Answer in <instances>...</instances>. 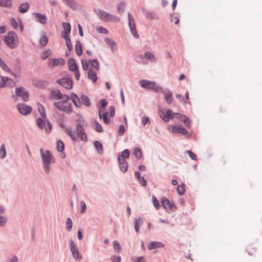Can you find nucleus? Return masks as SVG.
Returning <instances> with one entry per match:
<instances>
[{"instance_id": "f257e3e1", "label": "nucleus", "mask_w": 262, "mask_h": 262, "mask_svg": "<svg viewBox=\"0 0 262 262\" xmlns=\"http://www.w3.org/2000/svg\"><path fill=\"white\" fill-rule=\"evenodd\" d=\"M40 152L43 161V168L46 172L49 173L51 168L50 164L54 162V159L49 150L43 152V149L40 148Z\"/></svg>"}, {"instance_id": "f03ea898", "label": "nucleus", "mask_w": 262, "mask_h": 262, "mask_svg": "<svg viewBox=\"0 0 262 262\" xmlns=\"http://www.w3.org/2000/svg\"><path fill=\"white\" fill-rule=\"evenodd\" d=\"M4 42L8 47L14 49L18 45V39L17 35L13 31H10L5 36Z\"/></svg>"}, {"instance_id": "7ed1b4c3", "label": "nucleus", "mask_w": 262, "mask_h": 262, "mask_svg": "<svg viewBox=\"0 0 262 262\" xmlns=\"http://www.w3.org/2000/svg\"><path fill=\"white\" fill-rule=\"evenodd\" d=\"M69 100L63 99L61 101L55 102L54 105L60 111L71 114L72 112V106L71 103L68 102Z\"/></svg>"}, {"instance_id": "20e7f679", "label": "nucleus", "mask_w": 262, "mask_h": 262, "mask_svg": "<svg viewBox=\"0 0 262 262\" xmlns=\"http://www.w3.org/2000/svg\"><path fill=\"white\" fill-rule=\"evenodd\" d=\"M141 86L144 89L152 90L156 92L164 93L161 87L158 85L155 82L147 80H141L139 81Z\"/></svg>"}, {"instance_id": "39448f33", "label": "nucleus", "mask_w": 262, "mask_h": 262, "mask_svg": "<svg viewBox=\"0 0 262 262\" xmlns=\"http://www.w3.org/2000/svg\"><path fill=\"white\" fill-rule=\"evenodd\" d=\"M128 18L129 27L132 35L136 38H138L139 35L136 30L135 21L133 15L129 13H128Z\"/></svg>"}, {"instance_id": "423d86ee", "label": "nucleus", "mask_w": 262, "mask_h": 262, "mask_svg": "<svg viewBox=\"0 0 262 262\" xmlns=\"http://www.w3.org/2000/svg\"><path fill=\"white\" fill-rule=\"evenodd\" d=\"M70 248L74 258L78 260H81L82 256L80 255L78 249L72 239L70 241Z\"/></svg>"}, {"instance_id": "0eeeda50", "label": "nucleus", "mask_w": 262, "mask_h": 262, "mask_svg": "<svg viewBox=\"0 0 262 262\" xmlns=\"http://www.w3.org/2000/svg\"><path fill=\"white\" fill-rule=\"evenodd\" d=\"M15 93L18 97H21L24 101L29 100V93L25 88L20 86L16 88Z\"/></svg>"}, {"instance_id": "6e6552de", "label": "nucleus", "mask_w": 262, "mask_h": 262, "mask_svg": "<svg viewBox=\"0 0 262 262\" xmlns=\"http://www.w3.org/2000/svg\"><path fill=\"white\" fill-rule=\"evenodd\" d=\"M51 97L54 100H60L63 99H70V97L66 94H62L58 90L52 91L51 92Z\"/></svg>"}, {"instance_id": "1a4fd4ad", "label": "nucleus", "mask_w": 262, "mask_h": 262, "mask_svg": "<svg viewBox=\"0 0 262 262\" xmlns=\"http://www.w3.org/2000/svg\"><path fill=\"white\" fill-rule=\"evenodd\" d=\"M37 123L41 129H45L47 133H49L52 129V125L48 122H46L42 118H38Z\"/></svg>"}, {"instance_id": "9d476101", "label": "nucleus", "mask_w": 262, "mask_h": 262, "mask_svg": "<svg viewBox=\"0 0 262 262\" xmlns=\"http://www.w3.org/2000/svg\"><path fill=\"white\" fill-rule=\"evenodd\" d=\"M169 131L173 133H178L182 135H186L187 134V132L184 126L182 125H170L168 127Z\"/></svg>"}, {"instance_id": "9b49d317", "label": "nucleus", "mask_w": 262, "mask_h": 262, "mask_svg": "<svg viewBox=\"0 0 262 262\" xmlns=\"http://www.w3.org/2000/svg\"><path fill=\"white\" fill-rule=\"evenodd\" d=\"M57 83L66 89L70 90L72 88V80L68 78H63L57 80Z\"/></svg>"}, {"instance_id": "f8f14e48", "label": "nucleus", "mask_w": 262, "mask_h": 262, "mask_svg": "<svg viewBox=\"0 0 262 262\" xmlns=\"http://www.w3.org/2000/svg\"><path fill=\"white\" fill-rule=\"evenodd\" d=\"M19 112L24 115H27L32 112V107L23 103H19L17 106Z\"/></svg>"}, {"instance_id": "ddd939ff", "label": "nucleus", "mask_w": 262, "mask_h": 262, "mask_svg": "<svg viewBox=\"0 0 262 262\" xmlns=\"http://www.w3.org/2000/svg\"><path fill=\"white\" fill-rule=\"evenodd\" d=\"M77 135L80 138L82 141L86 142L88 141L87 136L84 132L83 126L78 124L76 126Z\"/></svg>"}, {"instance_id": "4468645a", "label": "nucleus", "mask_w": 262, "mask_h": 262, "mask_svg": "<svg viewBox=\"0 0 262 262\" xmlns=\"http://www.w3.org/2000/svg\"><path fill=\"white\" fill-rule=\"evenodd\" d=\"M65 63L64 60L62 58H51L48 61V66L51 68L57 66H61Z\"/></svg>"}, {"instance_id": "2eb2a0df", "label": "nucleus", "mask_w": 262, "mask_h": 262, "mask_svg": "<svg viewBox=\"0 0 262 262\" xmlns=\"http://www.w3.org/2000/svg\"><path fill=\"white\" fill-rule=\"evenodd\" d=\"M160 116L164 121L168 122L173 118V113L171 110L168 109L165 112H162Z\"/></svg>"}, {"instance_id": "dca6fc26", "label": "nucleus", "mask_w": 262, "mask_h": 262, "mask_svg": "<svg viewBox=\"0 0 262 262\" xmlns=\"http://www.w3.org/2000/svg\"><path fill=\"white\" fill-rule=\"evenodd\" d=\"M7 82V85H11V84H15V82L12 79H9L6 76L3 77L0 75V88H3L5 87Z\"/></svg>"}, {"instance_id": "f3484780", "label": "nucleus", "mask_w": 262, "mask_h": 262, "mask_svg": "<svg viewBox=\"0 0 262 262\" xmlns=\"http://www.w3.org/2000/svg\"><path fill=\"white\" fill-rule=\"evenodd\" d=\"M32 15L34 18H35L37 21L41 24L45 25L47 22V18L44 14L38 13H33Z\"/></svg>"}, {"instance_id": "a211bd4d", "label": "nucleus", "mask_w": 262, "mask_h": 262, "mask_svg": "<svg viewBox=\"0 0 262 262\" xmlns=\"http://www.w3.org/2000/svg\"><path fill=\"white\" fill-rule=\"evenodd\" d=\"M161 203L163 207L167 210H170L174 207V204L170 203L169 200L165 197L161 199Z\"/></svg>"}, {"instance_id": "6ab92c4d", "label": "nucleus", "mask_w": 262, "mask_h": 262, "mask_svg": "<svg viewBox=\"0 0 262 262\" xmlns=\"http://www.w3.org/2000/svg\"><path fill=\"white\" fill-rule=\"evenodd\" d=\"M118 161L120 164V168L122 171L125 172L127 171L128 164L127 162L122 157H118Z\"/></svg>"}, {"instance_id": "aec40b11", "label": "nucleus", "mask_w": 262, "mask_h": 262, "mask_svg": "<svg viewBox=\"0 0 262 262\" xmlns=\"http://www.w3.org/2000/svg\"><path fill=\"white\" fill-rule=\"evenodd\" d=\"M68 64L71 71L74 72L78 70V67L73 58H69L68 60Z\"/></svg>"}, {"instance_id": "412c9836", "label": "nucleus", "mask_w": 262, "mask_h": 262, "mask_svg": "<svg viewBox=\"0 0 262 262\" xmlns=\"http://www.w3.org/2000/svg\"><path fill=\"white\" fill-rule=\"evenodd\" d=\"M71 98L76 107L78 108L81 107V102H80V98L76 94L72 93L71 95Z\"/></svg>"}, {"instance_id": "4be33fe9", "label": "nucleus", "mask_w": 262, "mask_h": 262, "mask_svg": "<svg viewBox=\"0 0 262 262\" xmlns=\"http://www.w3.org/2000/svg\"><path fill=\"white\" fill-rule=\"evenodd\" d=\"M163 247H164V245L162 243L159 242H150L147 245V248L149 250H152L156 248Z\"/></svg>"}, {"instance_id": "5701e85b", "label": "nucleus", "mask_w": 262, "mask_h": 262, "mask_svg": "<svg viewBox=\"0 0 262 262\" xmlns=\"http://www.w3.org/2000/svg\"><path fill=\"white\" fill-rule=\"evenodd\" d=\"M100 103L101 106L99 108V117L101 119L102 113L104 112V108L106 106L107 102L105 99H103L100 100Z\"/></svg>"}, {"instance_id": "b1692460", "label": "nucleus", "mask_w": 262, "mask_h": 262, "mask_svg": "<svg viewBox=\"0 0 262 262\" xmlns=\"http://www.w3.org/2000/svg\"><path fill=\"white\" fill-rule=\"evenodd\" d=\"M104 40L107 45L110 47L113 52L116 51L117 47L116 42L114 40L109 38H105Z\"/></svg>"}, {"instance_id": "393cba45", "label": "nucleus", "mask_w": 262, "mask_h": 262, "mask_svg": "<svg viewBox=\"0 0 262 262\" xmlns=\"http://www.w3.org/2000/svg\"><path fill=\"white\" fill-rule=\"evenodd\" d=\"M109 13L106 12L103 10H99L98 12V15L100 19L103 20L107 21V19L109 16Z\"/></svg>"}, {"instance_id": "a878e982", "label": "nucleus", "mask_w": 262, "mask_h": 262, "mask_svg": "<svg viewBox=\"0 0 262 262\" xmlns=\"http://www.w3.org/2000/svg\"><path fill=\"white\" fill-rule=\"evenodd\" d=\"M88 77L93 82H95L97 80L96 72L92 69H90L88 72Z\"/></svg>"}, {"instance_id": "bb28decb", "label": "nucleus", "mask_w": 262, "mask_h": 262, "mask_svg": "<svg viewBox=\"0 0 262 262\" xmlns=\"http://www.w3.org/2000/svg\"><path fill=\"white\" fill-rule=\"evenodd\" d=\"M172 94L169 90H167L164 92V98L168 104H171L172 101Z\"/></svg>"}, {"instance_id": "cd10ccee", "label": "nucleus", "mask_w": 262, "mask_h": 262, "mask_svg": "<svg viewBox=\"0 0 262 262\" xmlns=\"http://www.w3.org/2000/svg\"><path fill=\"white\" fill-rule=\"evenodd\" d=\"M37 109L40 114L41 116L42 117L43 119L46 118L47 115L45 112V107L42 105H41L40 103L37 102L36 103Z\"/></svg>"}, {"instance_id": "c85d7f7f", "label": "nucleus", "mask_w": 262, "mask_h": 262, "mask_svg": "<svg viewBox=\"0 0 262 262\" xmlns=\"http://www.w3.org/2000/svg\"><path fill=\"white\" fill-rule=\"evenodd\" d=\"M68 6L74 10L78 8V5L74 0H62Z\"/></svg>"}, {"instance_id": "c756f323", "label": "nucleus", "mask_w": 262, "mask_h": 262, "mask_svg": "<svg viewBox=\"0 0 262 262\" xmlns=\"http://www.w3.org/2000/svg\"><path fill=\"white\" fill-rule=\"evenodd\" d=\"M66 133L67 134V135L70 136L72 140L74 141H77V136L76 134H75L72 130L71 128H67L65 129Z\"/></svg>"}, {"instance_id": "7c9ffc66", "label": "nucleus", "mask_w": 262, "mask_h": 262, "mask_svg": "<svg viewBox=\"0 0 262 262\" xmlns=\"http://www.w3.org/2000/svg\"><path fill=\"white\" fill-rule=\"evenodd\" d=\"M75 50H76V54L78 56H80L82 54V45H81V43L79 40H78L76 42V45L75 46Z\"/></svg>"}, {"instance_id": "2f4dec72", "label": "nucleus", "mask_w": 262, "mask_h": 262, "mask_svg": "<svg viewBox=\"0 0 262 262\" xmlns=\"http://www.w3.org/2000/svg\"><path fill=\"white\" fill-rule=\"evenodd\" d=\"M81 100L82 101V103L85 105L87 106H90L91 105V102L89 97L84 95H82L81 96Z\"/></svg>"}, {"instance_id": "473e14b6", "label": "nucleus", "mask_w": 262, "mask_h": 262, "mask_svg": "<svg viewBox=\"0 0 262 262\" xmlns=\"http://www.w3.org/2000/svg\"><path fill=\"white\" fill-rule=\"evenodd\" d=\"M29 7L28 3L22 4L19 7V11L20 13H25L28 11Z\"/></svg>"}, {"instance_id": "72a5a7b5", "label": "nucleus", "mask_w": 262, "mask_h": 262, "mask_svg": "<svg viewBox=\"0 0 262 262\" xmlns=\"http://www.w3.org/2000/svg\"><path fill=\"white\" fill-rule=\"evenodd\" d=\"M0 66L5 72H11V69L2 59L0 60Z\"/></svg>"}, {"instance_id": "f704fd0d", "label": "nucleus", "mask_w": 262, "mask_h": 262, "mask_svg": "<svg viewBox=\"0 0 262 262\" xmlns=\"http://www.w3.org/2000/svg\"><path fill=\"white\" fill-rule=\"evenodd\" d=\"M145 57L148 60L152 62H156L157 61L156 58L154 55L149 52H146L144 55Z\"/></svg>"}, {"instance_id": "c9c22d12", "label": "nucleus", "mask_w": 262, "mask_h": 262, "mask_svg": "<svg viewBox=\"0 0 262 262\" xmlns=\"http://www.w3.org/2000/svg\"><path fill=\"white\" fill-rule=\"evenodd\" d=\"M51 54V51L50 50L44 51L41 54V58L43 60L48 58Z\"/></svg>"}, {"instance_id": "e433bc0d", "label": "nucleus", "mask_w": 262, "mask_h": 262, "mask_svg": "<svg viewBox=\"0 0 262 262\" xmlns=\"http://www.w3.org/2000/svg\"><path fill=\"white\" fill-rule=\"evenodd\" d=\"M95 147L96 148L97 151L101 154L103 151V147L102 144L99 141H95L94 143Z\"/></svg>"}, {"instance_id": "4c0bfd02", "label": "nucleus", "mask_w": 262, "mask_h": 262, "mask_svg": "<svg viewBox=\"0 0 262 262\" xmlns=\"http://www.w3.org/2000/svg\"><path fill=\"white\" fill-rule=\"evenodd\" d=\"M133 154L138 159H140L142 156L141 150L138 148H136L134 149Z\"/></svg>"}, {"instance_id": "58836bf2", "label": "nucleus", "mask_w": 262, "mask_h": 262, "mask_svg": "<svg viewBox=\"0 0 262 262\" xmlns=\"http://www.w3.org/2000/svg\"><path fill=\"white\" fill-rule=\"evenodd\" d=\"M120 20V19L119 17L110 14H109L107 21L119 22Z\"/></svg>"}, {"instance_id": "ea45409f", "label": "nucleus", "mask_w": 262, "mask_h": 262, "mask_svg": "<svg viewBox=\"0 0 262 262\" xmlns=\"http://www.w3.org/2000/svg\"><path fill=\"white\" fill-rule=\"evenodd\" d=\"M57 150L61 152L64 150V145L62 141L61 140H59L57 142Z\"/></svg>"}, {"instance_id": "a19ab883", "label": "nucleus", "mask_w": 262, "mask_h": 262, "mask_svg": "<svg viewBox=\"0 0 262 262\" xmlns=\"http://www.w3.org/2000/svg\"><path fill=\"white\" fill-rule=\"evenodd\" d=\"M90 62H91L92 66L96 70L98 71L99 70V64L97 60H90Z\"/></svg>"}, {"instance_id": "79ce46f5", "label": "nucleus", "mask_w": 262, "mask_h": 262, "mask_svg": "<svg viewBox=\"0 0 262 262\" xmlns=\"http://www.w3.org/2000/svg\"><path fill=\"white\" fill-rule=\"evenodd\" d=\"M48 42V39L47 36L43 35L41 37L39 40V43L41 46H45Z\"/></svg>"}, {"instance_id": "37998d69", "label": "nucleus", "mask_w": 262, "mask_h": 262, "mask_svg": "<svg viewBox=\"0 0 262 262\" xmlns=\"http://www.w3.org/2000/svg\"><path fill=\"white\" fill-rule=\"evenodd\" d=\"M81 64L82 69L84 71H86L89 67V62L84 59H82L81 60Z\"/></svg>"}, {"instance_id": "c03bdc74", "label": "nucleus", "mask_w": 262, "mask_h": 262, "mask_svg": "<svg viewBox=\"0 0 262 262\" xmlns=\"http://www.w3.org/2000/svg\"><path fill=\"white\" fill-rule=\"evenodd\" d=\"M62 26L63 27L64 31L63 32H67V33H70L71 32V25L68 23H63Z\"/></svg>"}, {"instance_id": "a18cd8bd", "label": "nucleus", "mask_w": 262, "mask_h": 262, "mask_svg": "<svg viewBox=\"0 0 262 262\" xmlns=\"http://www.w3.org/2000/svg\"><path fill=\"white\" fill-rule=\"evenodd\" d=\"M185 184L179 185L177 187V192L180 195H182L185 192Z\"/></svg>"}, {"instance_id": "49530a36", "label": "nucleus", "mask_w": 262, "mask_h": 262, "mask_svg": "<svg viewBox=\"0 0 262 262\" xmlns=\"http://www.w3.org/2000/svg\"><path fill=\"white\" fill-rule=\"evenodd\" d=\"M6 155V151L5 148V145L4 144H2L0 148V158L3 159L5 157Z\"/></svg>"}, {"instance_id": "de8ad7c7", "label": "nucleus", "mask_w": 262, "mask_h": 262, "mask_svg": "<svg viewBox=\"0 0 262 262\" xmlns=\"http://www.w3.org/2000/svg\"><path fill=\"white\" fill-rule=\"evenodd\" d=\"M180 121L184 122V124L186 125V127H190V121H189V118L187 116L184 115V116L182 117V118Z\"/></svg>"}, {"instance_id": "09e8293b", "label": "nucleus", "mask_w": 262, "mask_h": 262, "mask_svg": "<svg viewBox=\"0 0 262 262\" xmlns=\"http://www.w3.org/2000/svg\"><path fill=\"white\" fill-rule=\"evenodd\" d=\"M113 246L114 249L117 251L118 253H119L121 250V247L119 242H117V241H114Z\"/></svg>"}, {"instance_id": "8fccbe9b", "label": "nucleus", "mask_w": 262, "mask_h": 262, "mask_svg": "<svg viewBox=\"0 0 262 262\" xmlns=\"http://www.w3.org/2000/svg\"><path fill=\"white\" fill-rule=\"evenodd\" d=\"M67 229L70 231L73 226V222L70 218H68L67 220Z\"/></svg>"}, {"instance_id": "3c124183", "label": "nucleus", "mask_w": 262, "mask_h": 262, "mask_svg": "<svg viewBox=\"0 0 262 262\" xmlns=\"http://www.w3.org/2000/svg\"><path fill=\"white\" fill-rule=\"evenodd\" d=\"M125 7V4L123 3L119 4L117 6V9L119 12L122 13Z\"/></svg>"}, {"instance_id": "603ef678", "label": "nucleus", "mask_w": 262, "mask_h": 262, "mask_svg": "<svg viewBox=\"0 0 262 262\" xmlns=\"http://www.w3.org/2000/svg\"><path fill=\"white\" fill-rule=\"evenodd\" d=\"M152 203H153L154 206L155 207V208L157 209H158L160 207V205L159 203L158 200L154 195H152Z\"/></svg>"}, {"instance_id": "864d4df0", "label": "nucleus", "mask_w": 262, "mask_h": 262, "mask_svg": "<svg viewBox=\"0 0 262 262\" xmlns=\"http://www.w3.org/2000/svg\"><path fill=\"white\" fill-rule=\"evenodd\" d=\"M102 113H103V115H102L101 119L102 118L103 119V122L105 124H108V123L110 122V121H109L108 117H107L108 113L104 112Z\"/></svg>"}, {"instance_id": "5fc2aeb1", "label": "nucleus", "mask_w": 262, "mask_h": 262, "mask_svg": "<svg viewBox=\"0 0 262 262\" xmlns=\"http://www.w3.org/2000/svg\"><path fill=\"white\" fill-rule=\"evenodd\" d=\"M12 6V2L11 0H3L2 7L9 8Z\"/></svg>"}, {"instance_id": "6e6d98bb", "label": "nucleus", "mask_w": 262, "mask_h": 262, "mask_svg": "<svg viewBox=\"0 0 262 262\" xmlns=\"http://www.w3.org/2000/svg\"><path fill=\"white\" fill-rule=\"evenodd\" d=\"M129 151L128 149H125L122 152V155L119 156L118 157H122L123 159L124 158H128L129 157Z\"/></svg>"}, {"instance_id": "4d7b16f0", "label": "nucleus", "mask_w": 262, "mask_h": 262, "mask_svg": "<svg viewBox=\"0 0 262 262\" xmlns=\"http://www.w3.org/2000/svg\"><path fill=\"white\" fill-rule=\"evenodd\" d=\"M97 31L100 33H102L104 34H107L108 33L107 30L103 27H99L97 28Z\"/></svg>"}, {"instance_id": "13d9d810", "label": "nucleus", "mask_w": 262, "mask_h": 262, "mask_svg": "<svg viewBox=\"0 0 262 262\" xmlns=\"http://www.w3.org/2000/svg\"><path fill=\"white\" fill-rule=\"evenodd\" d=\"M7 221V219L6 217L0 215V226H5Z\"/></svg>"}, {"instance_id": "bf43d9fd", "label": "nucleus", "mask_w": 262, "mask_h": 262, "mask_svg": "<svg viewBox=\"0 0 262 262\" xmlns=\"http://www.w3.org/2000/svg\"><path fill=\"white\" fill-rule=\"evenodd\" d=\"M186 152L189 155V157L193 160H196V156L190 150H187Z\"/></svg>"}, {"instance_id": "052dcab7", "label": "nucleus", "mask_w": 262, "mask_h": 262, "mask_svg": "<svg viewBox=\"0 0 262 262\" xmlns=\"http://www.w3.org/2000/svg\"><path fill=\"white\" fill-rule=\"evenodd\" d=\"M66 41V45L69 51H72L73 49V46L71 41V39H68Z\"/></svg>"}, {"instance_id": "680f3d73", "label": "nucleus", "mask_w": 262, "mask_h": 262, "mask_svg": "<svg viewBox=\"0 0 262 262\" xmlns=\"http://www.w3.org/2000/svg\"><path fill=\"white\" fill-rule=\"evenodd\" d=\"M124 130H125V127H124V126L123 125H121L120 126H119V130H118V135L119 136H122L123 134H124Z\"/></svg>"}, {"instance_id": "e2e57ef3", "label": "nucleus", "mask_w": 262, "mask_h": 262, "mask_svg": "<svg viewBox=\"0 0 262 262\" xmlns=\"http://www.w3.org/2000/svg\"><path fill=\"white\" fill-rule=\"evenodd\" d=\"M96 130L97 132H99V133H101L103 132V128H102V127L101 126V125L99 124L98 123H96Z\"/></svg>"}, {"instance_id": "0e129e2a", "label": "nucleus", "mask_w": 262, "mask_h": 262, "mask_svg": "<svg viewBox=\"0 0 262 262\" xmlns=\"http://www.w3.org/2000/svg\"><path fill=\"white\" fill-rule=\"evenodd\" d=\"M81 213H83L85 212L86 206L84 201L81 202Z\"/></svg>"}, {"instance_id": "69168bd1", "label": "nucleus", "mask_w": 262, "mask_h": 262, "mask_svg": "<svg viewBox=\"0 0 262 262\" xmlns=\"http://www.w3.org/2000/svg\"><path fill=\"white\" fill-rule=\"evenodd\" d=\"M111 259L113 262H120L121 258L120 256H114L112 257Z\"/></svg>"}, {"instance_id": "338daca9", "label": "nucleus", "mask_w": 262, "mask_h": 262, "mask_svg": "<svg viewBox=\"0 0 262 262\" xmlns=\"http://www.w3.org/2000/svg\"><path fill=\"white\" fill-rule=\"evenodd\" d=\"M247 250L248 251L249 254L251 255H253L255 252V249L251 246L249 247Z\"/></svg>"}, {"instance_id": "774afa93", "label": "nucleus", "mask_w": 262, "mask_h": 262, "mask_svg": "<svg viewBox=\"0 0 262 262\" xmlns=\"http://www.w3.org/2000/svg\"><path fill=\"white\" fill-rule=\"evenodd\" d=\"M134 261L136 262H146L145 258L143 256L137 257L136 260Z\"/></svg>"}]
</instances>
